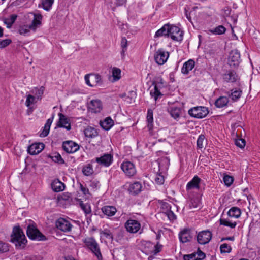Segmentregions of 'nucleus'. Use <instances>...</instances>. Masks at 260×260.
Returning <instances> with one entry per match:
<instances>
[{
    "mask_svg": "<svg viewBox=\"0 0 260 260\" xmlns=\"http://www.w3.org/2000/svg\"><path fill=\"white\" fill-rule=\"evenodd\" d=\"M120 167L125 174L128 177L133 176L136 173L135 165L131 161H126L123 162Z\"/></svg>",
    "mask_w": 260,
    "mask_h": 260,
    "instance_id": "obj_8",
    "label": "nucleus"
},
{
    "mask_svg": "<svg viewBox=\"0 0 260 260\" xmlns=\"http://www.w3.org/2000/svg\"><path fill=\"white\" fill-rule=\"evenodd\" d=\"M127 40L125 37H122L121 40V47L122 49H127Z\"/></svg>",
    "mask_w": 260,
    "mask_h": 260,
    "instance_id": "obj_64",
    "label": "nucleus"
},
{
    "mask_svg": "<svg viewBox=\"0 0 260 260\" xmlns=\"http://www.w3.org/2000/svg\"><path fill=\"white\" fill-rule=\"evenodd\" d=\"M44 90L45 88L43 86H41L39 88H35L33 90L32 93L35 94V96H34L36 97V99H37L38 100H41Z\"/></svg>",
    "mask_w": 260,
    "mask_h": 260,
    "instance_id": "obj_37",
    "label": "nucleus"
},
{
    "mask_svg": "<svg viewBox=\"0 0 260 260\" xmlns=\"http://www.w3.org/2000/svg\"><path fill=\"white\" fill-rule=\"evenodd\" d=\"M82 172L87 176L92 175L94 172L92 165L89 164L83 167Z\"/></svg>",
    "mask_w": 260,
    "mask_h": 260,
    "instance_id": "obj_39",
    "label": "nucleus"
},
{
    "mask_svg": "<svg viewBox=\"0 0 260 260\" xmlns=\"http://www.w3.org/2000/svg\"><path fill=\"white\" fill-rule=\"evenodd\" d=\"M169 56V53L161 48L155 52L154 57L156 63L162 65L167 61Z\"/></svg>",
    "mask_w": 260,
    "mask_h": 260,
    "instance_id": "obj_7",
    "label": "nucleus"
},
{
    "mask_svg": "<svg viewBox=\"0 0 260 260\" xmlns=\"http://www.w3.org/2000/svg\"><path fill=\"white\" fill-rule=\"evenodd\" d=\"M220 224L226 226H229L231 228H235L237 225L236 222H232L229 220L224 218H220Z\"/></svg>",
    "mask_w": 260,
    "mask_h": 260,
    "instance_id": "obj_42",
    "label": "nucleus"
},
{
    "mask_svg": "<svg viewBox=\"0 0 260 260\" xmlns=\"http://www.w3.org/2000/svg\"><path fill=\"white\" fill-rule=\"evenodd\" d=\"M195 66V62L193 59H190L184 63L182 68L181 72L183 74L187 75Z\"/></svg>",
    "mask_w": 260,
    "mask_h": 260,
    "instance_id": "obj_21",
    "label": "nucleus"
},
{
    "mask_svg": "<svg viewBox=\"0 0 260 260\" xmlns=\"http://www.w3.org/2000/svg\"><path fill=\"white\" fill-rule=\"evenodd\" d=\"M35 100H36V97H35L34 96H33L32 95L28 94L27 96L26 100L25 102L26 106L27 107H29L30 106V105L34 104L35 102H36L35 101Z\"/></svg>",
    "mask_w": 260,
    "mask_h": 260,
    "instance_id": "obj_48",
    "label": "nucleus"
},
{
    "mask_svg": "<svg viewBox=\"0 0 260 260\" xmlns=\"http://www.w3.org/2000/svg\"><path fill=\"white\" fill-rule=\"evenodd\" d=\"M52 159L54 162H58L59 164H63L64 163V160L61 157V155L57 153L54 156H52Z\"/></svg>",
    "mask_w": 260,
    "mask_h": 260,
    "instance_id": "obj_52",
    "label": "nucleus"
},
{
    "mask_svg": "<svg viewBox=\"0 0 260 260\" xmlns=\"http://www.w3.org/2000/svg\"><path fill=\"white\" fill-rule=\"evenodd\" d=\"M44 148V144L42 143H34L27 148V152L30 155H36L41 152Z\"/></svg>",
    "mask_w": 260,
    "mask_h": 260,
    "instance_id": "obj_14",
    "label": "nucleus"
},
{
    "mask_svg": "<svg viewBox=\"0 0 260 260\" xmlns=\"http://www.w3.org/2000/svg\"><path fill=\"white\" fill-rule=\"evenodd\" d=\"M205 139V137L203 135H201L199 136L197 141V145L198 148L201 149L204 147L203 143Z\"/></svg>",
    "mask_w": 260,
    "mask_h": 260,
    "instance_id": "obj_50",
    "label": "nucleus"
},
{
    "mask_svg": "<svg viewBox=\"0 0 260 260\" xmlns=\"http://www.w3.org/2000/svg\"><path fill=\"white\" fill-rule=\"evenodd\" d=\"M54 0H41L38 5L39 8H42L46 11H49L52 7Z\"/></svg>",
    "mask_w": 260,
    "mask_h": 260,
    "instance_id": "obj_32",
    "label": "nucleus"
},
{
    "mask_svg": "<svg viewBox=\"0 0 260 260\" xmlns=\"http://www.w3.org/2000/svg\"><path fill=\"white\" fill-rule=\"evenodd\" d=\"M208 109L203 106H197L190 109L188 111V114L192 117L201 119L205 117L208 114Z\"/></svg>",
    "mask_w": 260,
    "mask_h": 260,
    "instance_id": "obj_3",
    "label": "nucleus"
},
{
    "mask_svg": "<svg viewBox=\"0 0 260 260\" xmlns=\"http://www.w3.org/2000/svg\"><path fill=\"white\" fill-rule=\"evenodd\" d=\"M147 121L148 122V126L149 127V128H151L153 126V111L151 109L148 110L147 114Z\"/></svg>",
    "mask_w": 260,
    "mask_h": 260,
    "instance_id": "obj_41",
    "label": "nucleus"
},
{
    "mask_svg": "<svg viewBox=\"0 0 260 260\" xmlns=\"http://www.w3.org/2000/svg\"><path fill=\"white\" fill-rule=\"evenodd\" d=\"M241 212L240 209L237 207H232L228 212V215L229 217H234L236 218H239L241 215Z\"/></svg>",
    "mask_w": 260,
    "mask_h": 260,
    "instance_id": "obj_34",
    "label": "nucleus"
},
{
    "mask_svg": "<svg viewBox=\"0 0 260 260\" xmlns=\"http://www.w3.org/2000/svg\"><path fill=\"white\" fill-rule=\"evenodd\" d=\"M56 228L64 232L71 231L72 225L70 222L64 218H59L55 223Z\"/></svg>",
    "mask_w": 260,
    "mask_h": 260,
    "instance_id": "obj_10",
    "label": "nucleus"
},
{
    "mask_svg": "<svg viewBox=\"0 0 260 260\" xmlns=\"http://www.w3.org/2000/svg\"><path fill=\"white\" fill-rule=\"evenodd\" d=\"M201 206V202L198 198H192L190 199L189 205L190 209H199Z\"/></svg>",
    "mask_w": 260,
    "mask_h": 260,
    "instance_id": "obj_35",
    "label": "nucleus"
},
{
    "mask_svg": "<svg viewBox=\"0 0 260 260\" xmlns=\"http://www.w3.org/2000/svg\"><path fill=\"white\" fill-rule=\"evenodd\" d=\"M30 29H31V28H30V25H23L19 28V32L21 35H26L29 32Z\"/></svg>",
    "mask_w": 260,
    "mask_h": 260,
    "instance_id": "obj_47",
    "label": "nucleus"
},
{
    "mask_svg": "<svg viewBox=\"0 0 260 260\" xmlns=\"http://www.w3.org/2000/svg\"><path fill=\"white\" fill-rule=\"evenodd\" d=\"M201 181V179L197 176H195L193 179L189 181L186 185V189L190 190L192 189H198L200 188V183Z\"/></svg>",
    "mask_w": 260,
    "mask_h": 260,
    "instance_id": "obj_23",
    "label": "nucleus"
},
{
    "mask_svg": "<svg viewBox=\"0 0 260 260\" xmlns=\"http://www.w3.org/2000/svg\"><path fill=\"white\" fill-rule=\"evenodd\" d=\"M229 102V98L225 96L219 97L215 102V105L217 108H223L226 106Z\"/></svg>",
    "mask_w": 260,
    "mask_h": 260,
    "instance_id": "obj_31",
    "label": "nucleus"
},
{
    "mask_svg": "<svg viewBox=\"0 0 260 260\" xmlns=\"http://www.w3.org/2000/svg\"><path fill=\"white\" fill-rule=\"evenodd\" d=\"M62 148L66 152L73 153L79 150V146L72 141H67L63 143Z\"/></svg>",
    "mask_w": 260,
    "mask_h": 260,
    "instance_id": "obj_12",
    "label": "nucleus"
},
{
    "mask_svg": "<svg viewBox=\"0 0 260 260\" xmlns=\"http://www.w3.org/2000/svg\"><path fill=\"white\" fill-rule=\"evenodd\" d=\"M223 180L225 184L228 186H230L233 183L234 181L233 178L229 175H225L224 176Z\"/></svg>",
    "mask_w": 260,
    "mask_h": 260,
    "instance_id": "obj_54",
    "label": "nucleus"
},
{
    "mask_svg": "<svg viewBox=\"0 0 260 260\" xmlns=\"http://www.w3.org/2000/svg\"><path fill=\"white\" fill-rule=\"evenodd\" d=\"M162 247L161 245H159L158 243H157L156 245L154 246V250L152 251V253L153 254V255H156L158 253H159L161 250V248Z\"/></svg>",
    "mask_w": 260,
    "mask_h": 260,
    "instance_id": "obj_62",
    "label": "nucleus"
},
{
    "mask_svg": "<svg viewBox=\"0 0 260 260\" xmlns=\"http://www.w3.org/2000/svg\"><path fill=\"white\" fill-rule=\"evenodd\" d=\"M126 230L132 234L136 233L141 229V224L139 221L135 219H128L124 224Z\"/></svg>",
    "mask_w": 260,
    "mask_h": 260,
    "instance_id": "obj_6",
    "label": "nucleus"
},
{
    "mask_svg": "<svg viewBox=\"0 0 260 260\" xmlns=\"http://www.w3.org/2000/svg\"><path fill=\"white\" fill-rule=\"evenodd\" d=\"M223 79L225 82L233 83L238 80V77L234 71L229 70L223 75Z\"/></svg>",
    "mask_w": 260,
    "mask_h": 260,
    "instance_id": "obj_18",
    "label": "nucleus"
},
{
    "mask_svg": "<svg viewBox=\"0 0 260 260\" xmlns=\"http://www.w3.org/2000/svg\"><path fill=\"white\" fill-rule=\"evenodd\" d=\"M170 34L171 38L177 41H181L183 38L182 32L180 31L178 27L174 25H170Z\"/></svg>",
    "mask_w": 260,
    "mask_h": 260,
    "instance_id": "obj_13",
    "label": "nucleus"
},
{
    "mask_svg": "<svg viewBox=\"0 0 260 260\" xmlns=\"http://www.w3.org/2000/svg\"><path fill=\"white\" fill-rule=\"evenodd\" d=\"M51 187L55 192H58L63 191L64 189L65 185L58 179H56L51 183Z\"/></svg>",
    "mask_w": 260,
    "mask_h": 260,
    "instance_id": "obj_30",
    "label": "nucleus"
},
{
    "mask_svg": "<svg viewBox=\"0 0 260 260\" xmlns=\"http://www.w3.org/2000/svg\"><path fill=\"white\" fill-rule=\"evenodd\" d=\"M155 181L158 184H162L164 182V177L160 174H157L155 177Z\"/></svg>",
    "mask_w": 260,
    "mask_h": 260,
    "instance_id": "obj_56",
    "label": "nucleus"
},
{
    "mask_svg": "<svg viewBox=\"0 0 260 260\" xmlns=\"http://www.w3.org/2000/svg\"><path fill=\"white\" fill-rule=\"evenodd\" d=\"M142 184L140 182H135L129 186L128 191L133 194H138L142 189Z\"/></svg>",
    "mask_w": 260,
    "mask_h": 260,
    "instance_id": "obj_25",
    "label": "nucleus"
},
{
    "mask_svg": "<svg viewBox=\"0 0 260 260\" xmlns=\"http://www.w3.org/2000/svg\"><path fill=\"white\" fill-rule=\"evenodd\" d=\"M17 16L15 14H13L10 16V18H5L4 22L7 25V27L9 28H11L13 24L15 22Z\"/></svg>",
    "mask_w": 260,
    "mask_h": 260,
    "instance_id": "obj_36",
    "label": "nucleus"
},
{
    "mask_svg": "<svg viewBox=\"0 0 260 260\" xmlns=\"http://www.w3.org/2000/svg\"><path fill=\"white\" fill-rule=\"evenodd\" d=\"M90 186L93 189H98L100 187V183L96 180H92L90 182Z\"/></svg>",
    "mask_w": 260,
    "mask_h": 260,
    "instance_id": "obj_60",
    "label": "nucleus"
},
{
    "mask_svg": "<svg viewBox=\"0 0 260 260\" xmlns=\"http://www.w3.org/2000/svg\"><path fill=\"white\" fill-rule=\"evenodd\" d=\"M166 214L170 221H173L176 219V215L171 210L167 211Z\"/></svg>",
    "mask_w": 260,
    "mask_h": 260,
    "instance_id": "obj_59",
    "label": "nucleus"
},
{
    "mask_svg": "<svg viewBox=\"0 0 260 260\" xmlns=\"http://www.w3.org/2000/svg\"><path fill=\"white\" fill-rule=\"evenodd\" d=\"M12 42L11 40L7 39L0 41V48H4L8 46Z\"/></svg>",
    "mask_w": 260,
    "mask_h": 260,
    "instance_id": "obj_57",
    "label": "nucleus"
},
{
    "mask_svg": "<svg viewBox=\"0 0 260 260\" xmlns=\"http://www.w3.org/2000/svg\"><path fill=\"white\" fill-rule=\"evenodd\" d=\"M90 108L94 113H99L103 108L102 104L99 100H93L90 101Z\"/></svg>",
    "mask_w": 260,
    "mask_h": 260,
    "instance_id": "obj_24",
    "label": "nucleus"
},
{
    "mask_svg": "<svg viewBox=\"0 0 260 260\" xmlns=\"http://www.w3.org/2000/svg\"><path fill=\"white\" fill-rule=\"evenodd\" d=\"M100 126L106 131L109 130L114 125V121L110 117H106L100 122Z\"/></svg>",
    "mask_w": 260,
    "mask_h": 260,
    "instance_id": "obj_28",
    "label": "nucleus"
},
{
    "mask_svg": "<svg viewBox=\"0 0 260 260\" xmlns=\"http://www.w3.org/2000/svg\"><path fill=\"white\" fill-rule=\"evenodd\" d=\"M220 249L221 253H229L232 251V247L227 243H224L220 245Z\"/></svg>",
    "mask_w": 260,
    "mask_h": 260,
    "instance_id": "obj_46",
    "label": "nucleus"
},
{
    "mask_svg": "<svg viewBox=\"0 0 260 260\" xmlns=\"http://www.w3.org/2000/svg\"><path fill=\"white\" fill-rule=\"evenodd\" d=\"M182 108L176 106H171L168 109V111L172 117L174 119L178 120L181 114Z\"/></svg>",
    "mask_w": 260,
    "mask_h": 260,
    "instance_id": "obj_20",
    "label": "nucleus"
},
{
    "mask_svg": "<svg viewBox=\"0 0 260 260\" xmlns=\"http://www.w3.org/2000/svg\"><path fill=\"white\" fill-rule=\"evenodd\" d=\"M106 5L109 6L113 11H115L118 7L125 5L127 0H105Z\"/></svg>",
    "mask_w": 260,
    "mask_h": 260,
    "instance_id": "obj_17",
    "label": "nucleus"
},
{
    "mask_svg": "<svg viewBox=\"0 0 260 260\" xmlns=\"http://www.w3.org/2000/svg\"><path fill=\"white\" fill-rule=\"evenodd\" d=\"M58 116L59 118L57 125L59 127L65 128L68 131L70 130L71 127L69 120L61 113L58 114Z\"/></svg>",
    "mask_w": 260,
    "mask_h": 260,
    "instance_id": "obj_16",
    "label": "nucleus"
},
{
    "mask_svg": "<svg viewBox=\"0 0 260 260\" xmlns=\"http://www.w3.org/2000/svg\"><path fill=\"white\" fill-rule=\"evenodd\" d=\"M240 54L237 50H233L230 53L228 63L231 68L237 67L240 62Z\"/></svg>",
    "mask_w": 260,
    "mask_h": 260,
    "instance_id": "obj_5",
    "label": "nucleus"
},
{
    "mask_svg": "<svg viewBox=\"0 0 260 260\" xmlns=\"http://www.w3.org/2000/svg\"><path fill=\"white\" fill-rule=\"evenodd\" d=\"M194 254H196L197 260H202L206 257L205 254L202 251L200 248H198L197 251L196 252H194Z\"/></svg>",
    "mask_w": 260,
    "mask_h": 260,
    "instance_id": "obj_53",
    "label": "nucleus"
},
{
    "mask_svg": "<svg viewBox=\"0 0 260 260\" xmlns=\"http://www.w3.org/2000/svg\"><path fill=\"white\" fill-rule=\"evenodd\" d=\"M192 236L191 235L190 230L184 229L179 233V239L181 242L185 243L191 241Z\"/></svg>",
    "mask_w": 260,
    "mask_h": 260,
    "instance_id": "obj_15",
    "label": "nucleus"
},
{
    "mask_svg": "<svg viewBox=\"0 0 260 260\" xmlns=\"http://www.w3.org/2000/svg\"><path fill=\"white\" fill-rule=\"evenodd\" d=\"M10 237V241L15 245L16 249L22 250L25 247L27 240L19 225L13 227Z\"/></svg>",
    "mask_w": 260,
    "mask_h": 260,
    "instance_id": "obj_1",
    "label": "nucleus"
},
{
    "mask_svg": "<svg viewBox=\"0 0 260 260\" xmlns=\"http://www.w3.org/2000/svg\"><path fill=\"white\" fill-rule=\"evenodd\" d=\"M82 209L84 211L86 214H89L91 212L90 206L88 205L84 204L82 203L80 204Z\"/></svg>",
    "mask_w": 260,
    "mask_h": 260,
    "instance_id": "obj_58",
    "label": "nucleus"
},
{
    "mask_svg": "<svg viewBox=\"0 0 260 260\" xmlns=\"http://www.w3.org/2000/svg\"><path fill=\"white\" fill-rule=\"evenodd\" d=\"M184 260H197L196 254L194 253L190 254H186L183 256Z\"/></svg>",
    "mask_w": 260,
    "mask_h": 260,
    "instance_id": "obj_61",
    "label": "nucleus"
},
{
    "mask_svg": "<svg viewBox=\"0 0 260 260\" xmlns=\"http://www.w3.org/2000/svg\"><path fill=\"white\" fill-rule=\"evenodd\" d=\"M150 95L154 98L155 101H156L159 96H162V94H161L156 85H154V90L150 91Z\"/></svg>",
    "mask_w": 260,
    "mask_h": 260,
    "instance_id": "obj_44",
    "label": "nucleus"
},
{
    "mask_svg": "<svg viewBox=\"0 0 260 260\" xmlns=\"http://www.w3.org/2000/svg\"><path fill=\"white\" fill-rule=\"evenodd\" d=\"M212 233L208 230L200 232L197 235L198 242L202 245L207 244L212 238Z\"/></svg>",
    "mask_w": 260,
    "mask_h": 260,
    "instance_id": "obj_9",
    "label": "nucleus"
},
{
    "mask_svg": "<svg viewBox=\"0 0 260 260\" xmlns=\"http://www.w3.org/2000/svg\"><path fill=\"white\" fill-rule=\"evenodd\" d=\"M53 118L54 115H52V116L51 118L48 119L44 126L43 130L40 134V137H46L49 134L50 126L52 123Z\"/></svg>",
    "mask_w": 260,
    "mask_h": 260,
    "instance_id": "obj_29",
    "label": "nucleus"
},
{
    "mask_svg": "<svg viewBox=\"0 0 260 260\" xmlns=\"http://www.w3.org/2000/svg\"><path fill=\"white\" fill-rule=\"evenodd\" d=\"M34 15V19L30 24V28L31 30H35L41 24L42 16L40 13H31Z\"/></svg>",
    "mask_w": 260,
    "mask_h": 260,
    "instance_id": "obj_19",
    "label": "nucleus"
},
{
    "mask_svg": "<svg viewBox=\"0 0 260 260\" xmlns=\"http://www.w3.org/2000/svg\"><path fill=\"white\" fill-rule=\"evenodd\" d=\"M100 235L101 237H104L107 239L112 241L113 239V237L112 233L108 229H105L103 231H100Z\"/></svg>",
    "mask_w": 260,
    "mask_h": 260,
    "instance_id": "obj_43",
    "label": "nucleus"
},
{
    "mask_svg": "<svg viewBox=\"0 0 260 260\" xmlns=\"http://www.w3.org/2000/svg\"><path fill=\"white\" fill-rule=\"evenodd\" d=\"M84 78H85V82L87 85H88V86H89L90 87L94 86V85L90 82L91 80H90V74L86 75L85 76Z\"/></svg>",
    "mask_w": 260,
    "mask_h": 260,
    "instance_id": "obj_63",
    "label": "nucleus"
},
{
    "mask_svg": "<svg viewBox=\"0 0 260 260\" xmlns=\"http://www.w3.org/2000/svg\"><path fill=\"white\" fill-rule=\"evenodd\" d=\"M112 73L113 81H117L121 78V70L120 69L114 67L112 69Z\"/></svg>",
    "mask_w": 260,
    "mask_h": 260,
    "instance_id": "obj_40",
    "label": "nucleus"
},
{
    "mask_svg": "<svg viewBox=\"0 0 260 260\" xmlns=\"http://www.w3.org/2000/svg\"><path fill=\"white\" fill-rule=\"evenodd\" d=\"M84 134L86 137L93 138L98 135V133L94 127H88L84 130Z\"/></svg>",
    "mask_w": 260,
    "mask_h": 260,
    "instance_id": "obj_33",
    "label": "nucleus"
},
{
    "mask_svg": "<svg viewBox=\"0 0 260 260\" xmlns=\"http://www.w3.org/2000/svg\"><path fill=\"white\" fill-rule=\"evenodd\" d=\"M170 26L169 24L164 25L160 29H158L155 34V37H160L162 36L169 37L170 34Z\"/></svg>",
    "mask_w": 260,
    "mask_h": 260,
    "instance_id": "obj_26",
    "label": "nucleus"
},
{
    "mask_svg": "<svg viewBox=\"0 0 260 260\" xmlns=\"http://www.w3.org/2000/svg\"><path fill=\"white\" fill-rule=\"evenodd\" d=\"M235 144L239 148H243L245 147L246 142L244 139L240 138L236 139L235 141Z\"/></svg>",
    "mask_w": 260,
    "mask_h": 260,
    "instance_id": "obj_55",
    "label": "nucleus"
},
{
    "mask_svg": "<svg viewBox=\"0 0 260 260\" xmlns=\"http://www.w3.org/2000/svg\"><path fill=\"white\" fill-rule=\"evenodd\" d=\"M86 246L97 257L98 260H102L103 257L100 251V247L94 238L89 237L83 240Z\"/></svg>",
    "mask_w": 260,
    "mask_h": 260,
    "instance_id": "obj_2",
    "label": "nucleus"
},
{
    "mask_svg": "<svg viewBox=\"0 0 260 260\" xmlns=\"http://www.w3.org/2000/svg\"><path fill=\"white\" fill-rule=\"evenodd\" d=\"M213 34L222 35L225 32L226 28L223 25H219L215 28L209 30Z\"/></svg>",
    "mask_w": 260,
    "mask_h": 260,
    "instance_id": "obj_38",
    "label": "nucleus"
},
{
    "mask_svg": "<svg viewBox=\"0 0 260 260\" xmlns=\"http://www.w3.org/2000/svg\"><path fill=\"white\" fill-rule=\"evenodd\" d=\"M9 250V247L8 244L2 241H0V253H5Z\"/></svg>",
    "mask_w": 260,
    "mask_h": 260,
    "instance_id": "obj_51",
    "label": "nucleus"
},
{
    "mask_svg": "<svg viewBox=\"0 0 260 260\" xmlns=\"http://www.w3.org/2000/svg\"><path fill=\"white\" fill-rule=\"evenodd\" d=\"M102 212L108 217L114 216L117 212V209L113 206H104L101 209Z\"/></svg>",
    "mask_w": 260,
    "mask_h": 260,
    "instance_id": "obj_27",
    "label": "nucleus"
},
{
    "mask_svg": "<svg viewBox=\"0 0 260 260\" xmlns=\"http://www.w3.org/2000/svg\"><path fill=\"white\" fill-rule=\"evenodd\" d=\"M26 234L28 237L31 240L38 241H45L46 240L45 236L34 225H29L27 226Z\"/></svg>",
    "mask_w": 260,
    "mask_h": 260,
    "instance_id": "obj_4",
    "label": "nucleus"
},
{
    "mask_svg": "<svg viewBox=\"0 0 260 260\" xmlns=\"http://www.w3.org/2000/svg\"><path fill=\"white\" fill-rule=\"evenodd\" d=\"M90 76L91 81L94 86L101 82V76L100 75L91 74Z\"/></svg>",
    "mask_w": 260,
    "mask_h": 260,
    "instance_id": "obj_45",
    "label": "nucleus"
},
{
    "mask_svg": "<svg viewBox=\"0 0 260 260\" xmlns=\"http://www.w3.org/2000/svg\"><path fill=\"white\" fill-rule=\"evenodd\" d=\"M113 155L111 154L106 153L103 155L95 158V161L100 165L106 167H109L113 162Z\"/></svg>",
    "mask_w": 260,
    "mask_h": 260,
    "instance_id": "obj_11",
    "label": "nucleus"
},
{
    "mask_svg": "<svg viewBox=\"0 0 260 260\" xmlns=\"http://www.w3.org/2000/svg\"><path fill=\"white\" fill-rule=\"evenodd\" d=\"M242 91L240 88H233L230 91L227 92L228 96L233 102L237 101L241 96Z\"/></svg>",
    "mask_w": 260,
    "mask_h": 260,
    "instance_id": "obj_22",
    "label": "nucleus"
},
{
    "mask_svg": "<svg viewBox=\"0 0 260 260\" xmlns=\"http://www.w3.org/2000/svg\"><path fill=\"white\" fill-rule=\"evenodd\" d=\"M136 96V92L134 91H130L128 92V95L127 96L125 100L127 101V102L131 103L133 102H134Z\"/></svg>",
    "mask_w": 260,
    "mask_h": 260,
    "instance_id": "obj_49",
    "label": "nucleus"
}]
</instances>
